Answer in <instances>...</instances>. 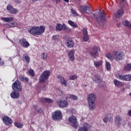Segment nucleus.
Instances as JSON below:
<instances>
[{
    "mask_svg": "<svg viewBox=\"0 0 131 131\" xmlns=\"http://www.w3.org/2000/svg\"><path fill=\"white\" fill-rule=\"evenodd\" d=\"M2 61V58H0V65H2V66L4 65V61Z\"/></svg>",
    "mask_w": 131,
    "mask_h": 131,
    "instance_id": "obj_54",
    "label": "nucleus"
},
{
    "mask_svg": "<svg viewBox=\"0 0 131 131\" xmlns=\"http://www.w3.org/2000/svg\"><path fill=\"white\" fill-rule=\"evenodd\" d=\"M46 27L43 26L40 27L34 26L28 30V31L32 35H41L45 32Z\"/></svg>",
    "mask_w": 131,
    "mask_h": 131,
    "instance_id": "obj_1",
    "label": "nucleus"
},
{
    "mask_svg": "<svg viewBox=\"0 0 131 131\" xmlns=\"http://www.w3.org/2000/svg\"><path fill=\"white\" fill-rule=\"evenodd\" d=\"M41 102L43 103H53L54 101L51 98H42Z\"/></svg>",
    "mask_w": 131,
    "mask_h": 131,
    "instance_id": "obj_30",
    "label": "nucleus"
},
{
    "mask_svg": "<svg viewBox=\"0 0 131 131\" xmlns=\"http://www.w3.org/2000/svg\"><path fill=\"white\" fill-rule=\"evenodd\" d=\"M52 118L53 120H61L62 118L61 111H57L53 113Z\"/></svg>",
    "mask_w": 131,
    "mask_h": 131,
    "instance_id": "obj_4",
    "label": "nucleus"
},
{
    "mask_svg": "<svg viewBox=\"0 0 131 131\" xmlns=\"http://www.w3.org/2000/svg\"><path fill=\"white\" fill-rule=\"evenodd\" d=\"M78 77L75 75L71 76L69 78L70 80H75V79H77Z\"/></svg>",
    "mask_w": 131,
    "mask_h": 131,
    "instance_id": "obj_47",
    "label": "nucleus"
},
{
    "mask_svg": "<svg viewBox=\"0 0 131 131\" xmlns=\"http://www.w3.org/2000/svg\"><path fill=\"white\" fill-rule=\"evenodd\" d=\"M58 78L59 79V82H60L61 85L67 87V86L68 85V82H67V80L65 79V78H64V77L58 76Z\"/></svg>",
    "mask_w": 131,
    "mask_h": 131,
    "instance_id": "obj_14",
    "label": "nucleus"
},
{
    "mask_svg": "<svg viewBox=\"0 0 131 131\" xmlns=\"http://www.w3.org/2000/svg\"><path fill=\"white\" fill-rule=\"evenodd\" d=\"M93 81H95L96 83H101L102 79L100 76H95L93 78Z\"/></svg>",
    "mask_w": 131,
    "mask_h": 131,
    "instance_id": "obj_22",
    "label": "nucleus"
},
{
    "mask_svg": "<svg viewBox=\"0 0 131 131\" xmlns=\"http://www.w3.org/2000/svg\"><path fill=\"white\" fill-rule=\"evenodd\" d=\"M92 127L90 124L88 123H84L78 129V131H88Z\"/></svg>",
    "mask_w": 131,
    "mask_h": 131,
    "instance_id": "obj_10",
    "label": "nucleus"
},
{
    "mask_svg": "<svg viewBox=\"0 0 131 131\" xmlns=\"http://www.w3.org/2000/svg\"><path fill=\"white\" fill-rule=\"evenodd\" d=\"M8 26H9V27H17L18 24L16 21H14L12 23H9Z\"/></svg>",
    "mask_w": 131,
    "mask_h": 131,
    "instance_id": "obj_37",
    "label": "nucleus"
},
{
    "mask_svg": "<svg viewBox=\"0 0 131 131\" xmlns=\"http://www.w3.org/2000/svg\"><path fill=\"white\" fill-rule=\"evenodd\" d=\"M50 71H45L41 75L39 78L40 82H45L49 76H50Z\"/></svg>",
    "mask_w": 131,
    "mask_h": 131,
    "instance_id": "obj_6",
    "label": "nucleus"
},
{
    "mask_svg": "<svg viewBox=\"0 0 131 131\" xmlns=\"http://www.w3.org/2000/svg\"><path fill=\"white\" fill-rule=\"evenodd\" d=\"M24 80L26 81V82H28V81H29V79H28V78L26 77L24 79Z\"/></svg>",
    "mask_w": 131,
    "mask_h": 131,
    "instance_id": "obj_55",
    "label": "nucleus"
},
{
    "mask_svg": "<svg viewBox=\"0 0 131 131\" xmlns=\"http://www.w3.org/2000/svg\"><path fill=\"white\" fill-rule=\"evenodd\" d=\"M124 14V11L123 9H121L120 10H118L116 13L115 14V16L116 18H118V19H120V18H121L122 17V15Z\"/></svg>",
    "mask_w": 131,
    "mask_h": 131,
    "instance_id": "obj_17",
    "label": "nucleus"
},
{
    "mask_svg": "<svg viewBox=\"0 0 131 131\" xmlns=\"http://www.w3.org/2000/svg\"><path fill=\"white\" fill-rule=\"evenodd\" d=\"M113 55L114 56V59H115L116 61H121L123 59V54L120 51H114Z\"/></svg>",
    "mask_w": 131,
    "mask_h": 131,
    "instance_id": "obj_3",
    "label": "nucleus"
},
{
    "mask_svg": "<svg viewBox=\"0 0 131 131\" xmlns=\"http://www.w3.org/2000/svg\"><path fill=\"white\" fill-rule=\"evenodd\" d=\"M127 115V116H129V117H131V110L128 111Z\"/></svg>",
    "mask_w": 131,
    "mask_h": 131,
    "instance_id": "obj_51",
    "label": "nucleus"
},
{
    "mask_svg": "<svg viewBox=\"0 0 131 131\" xmlns=\"http://www.w3.org/2000/svg\"><path fill=\"white\" fill-rule=\"evenodd\" d=\"M115 124L117 126H120L121 124V118L120 116L117 115L114 119Z\"/></svg>",
    "mask_w": 131,
    "mask_h": 131,
    "instance_id": "obj_16",
    "label": "nucleus"
},
{
    "mask_svg": "<svg viewBox=\"0 0 131 131\" xmlns=\"http://www.w3.org/2000/svg\"><path fill=\"white\" fill-rule=\"evenodd\" d=\"M1 19L3 21H4V22H11L14 20V18L13 17H2Z\"/></svg>",
    "mask_w": 131,
    "mask_h": 131,
    "instance_id": "obj_29",
    "label": "nucleus"
},
{
    "mask_svg": "<svg viewBox=\"0 0 131 131\" xmlns=\"http://www.w3.org/2000/svg\"><path fill=\"white\" fill-rule=\"evenodd\" d=\"M66 3H69V0H64Z\"/></svg>",
    "mask_w": 131,
    "mask_h": 131,
    "instance_id": "obj_59",
    "label": "nucleus"
},
{
    "mask_svg": "<svg viewBox=\"0 0 131 131\" xmlns=\"http://www.w3.org/2000/svg\"><path fill=\"white\" fill-rule=\"evenodd\" d=\"M12 89L14 91H19L21 92L22 91V84L18 80H16L12 85Z\"/></svg>",
    "mask_w": 131,
    "mask_h": 131,
    "instance_id": "obj_7",
    "label": "nucleus"
},
{
    "mask_svg": "<svg viewBox=\"0 0 131 131\" xmlns=\"http://www.w3.org/2000/svg\"><path fill=\"white\" fill-rule=\"evenodd\" d=\"M57 104L60 108H65L68 106V102L66 100H58Z\"/></svg>",
    "mask_w": 131,
    "mask_h": 131,
    "instance_id": "obj_13",
    "label": "nucleus"
},
{
    "mask_svg": "<svg viewBox=\"0 0 131 131\" xmlns=\"http://www.w3.org/2000/svg\"><path fill=\"white\" fill-rule=\"evenodd\" d=\"M70 99H71L72 100H74V101H77L78 97H77V96H76L75 95H70Z\"/></svg>",
    "mask_w": 131,
    "mask_h": 131,
    "instance_id": "obj_44",
    "label": "nucleus"
},
{
    "mask_svg": "<svg viewBox=\"0 0 131 131\" xmlns=\"http://www.w3.org/2000/svg\"><path fill=\"white\" fill-rule=\"evenodd\" d=\"M94 65L96 68H100L103 65V61L102 60H95L94 61Z\"/></svg>",
    "mask_w": 131,
    "mask_h": 131,
    "instance_id": "obj_20",
    "label": "nucleus"
},
{
    "mask_svg": "<svg viewBox=\"0 0 131 131\" xmlns=\"http://www.w3.org/2000/svg\"><path fill=\"white\" fill-rule=\"evenodd\" d=\"M3 121L6 125H7L9 126V125H11L12 124V123L13 122V121H12V119L11 118L8 117V116H4L3 118Z\"/></svg>",
    "mask_w": 131,
    "mask_h": 131,
    "instance_id": "obj_12",
    "label": "nucleus"
},
{
    "mask_svg": "<svg viewBox=\"0 0 131 131\" xmlns=\"http://www.w3.org/2000/svg\"><path fill=\"white\" fill-rule=\"evenodd\" d=\"M105 67L107 70H110L111 69V64L110 63L107 62L105 64Z\"/></svg>",
    "mask_w": 131,
    "mask_h": 131,
    "instance_id": "obj_45",
    "label": "nucleus"
},
{
    "mask_svg": "<svg viewBox=\"0 0 131 131\" xmlns=\"http://www.w3.org/2000/svg\"><path fill=\"white\" fill-rule=\"evenodd\" d=\"M37 112H38V113H42V110H41V108H39L37 110Z\"/></svg>",
    "mask_w": 131,
    "mask_h": 131,
    "instance_id": "obj_53",
    "label": "nucleus"
},
{
    "mask_svg": "<svg viewBox=\"0 0 131 131\" xmlns=\"http://www.w3.org/2000/svg\"><path fill=\"white\" fill-rule=\"evenodd\" d=\"M100 51V48L98 47L95 46L93 48V50L90 52V55L94 58L97 59L98 57V53Z\"/></svg>",
    "mask_w": 131,
    "mask_h": 131,
    "instance_id": "obj_8",
    "label": "nucleus"
},
{
    "mask_svg": "<svg viewBox=\"0 0 131 131\" xmlns=\"http://www.w3.org/2000/svg\"><path fill=\"white\" fill-rule=\"evenodd\" d=\"M57 93H58L59 95H62V94H63V92H62V91H61L60 90V89H57Z\"/></svg>",
    "mask_w": 131,
    "mask_h": 131,
    "instance_id": "obj_49",
    "label": "nucleus"
},
{
    "mask_svg": "<svg viewBox=\"0 0 131 131\" xmlns=\"http://www.w3.org/2000/svg\"><path fill=\"white\" fill-rule=\"evenodd\" d=\"M28 72L29 75L31 76H33L34 75V71L32 69L29 70Z\"/></svg>",
    "mask_w": 131,
    "mask_h": 131,
    "instance_id": "obj_48",
    "label": "nucleus"
},
{
    "mask_svg": "<svg viewBox=\"0 0 131 131\" xmlns=\"http://www.w3.org/2000/svg\"><path fill=\"white\" fill-rule=\"evenodd\" d=\"M125 80L126 81H129V80H131V74L125 75Z\"/></svg>",
    "mask_w": 131,
    "mask_h": 131,
    "instance_id": "obj_41",
    "label": "nucleus"
},
{
    "mask_svg": "<svg viewBox=\"0 0 131 131\" xmlns=\"http://www.w3.org/2000/svg\"><path fill=\"white\" fill-rule=\"evenodd\" d=\"M7 9L8 11H9V13H11V14H17V13H18V10L16 8H13L12 5L10 4L7 6Z\"/></svg>",
    "mask_w": 131,
    "mask_h": 131,
    "instance_id": "obj_15",
    "label": "nucleus"
},
{
    "mask_svg": "<svg viewBox=\"0 0 131 131\" xmlns=\"http://www.w3.org/2000/svg\"><path fill=\"white\" fill-rule=\"evenodd\" d=\"M89 40H90V36L89 35L83 36L82 37L83 41L85 42L86 41H89Z\"/></svg>",
    "mask_w": 131,
    "mask_h": 131,
    "instance_id": "obj_38",
    "label": "nucleus"
},
{
    "mask_svg": "<svg viewBox=\"0 0 131 131\" xmlns=\"http://www.w3.org/2000/svg\"><path fill=\"white\" fill-rule=\"evenodd\" d=\"M23 58L25 60V61L27 62V63H29V61H30V59L29 58V56L27 54H24Z\"/></svg>",
    "mask_w": 131,
    "mask_h": 131,
    "instance_id": "obj_35",
    "label": "nucleus"
},
{
    "mask_svg": "<svg viewBox=\"0 0 131 131\" xmlns=\"http://www.w3.org/2000/svg\"><path fill=\"white\" fill-rule=\"evenodd\" d=\"M69 57L70 61H74V59H75V58L74 57V52L73 51H71L69 52Z\"/></svg>",
    "mask_w": 131,
    "mask_h": 131,
    "instance_id": "obj_27",
    "label": "nucleus"
},
{
    "mask_svg": "<svg viewBox=\"0 0 131 131\" xmlns=\"http://www.w3.org/2000/svg\"><path fill=\"white\" fill-rule=\"evenodd\" d=\"M54 2H56V4L57 5L58 3H60L61 2V0H53Z\"/></svg>",
    "mask_w": 131,
    "mask_h": 131,
    "instance_id": "obj_56",
    "label": "nucleus"
},
{
    "mask_svg": "<svg viewBox=\"0 0 131 131\" xmlns=\"http://www.w3.org/2000/svg\"><path fill=\"white\" fill-rule=\"evenodd\" d=\"M19 43L21 47H23V48H25L26 49L30 46V44L28 41H27V40H26V38H25L20 39L19 40Z\"/></svg>",
    "mask_w": 131,
    "mask_h": 131,
    "instance_id": "obj_9",
    "label": "nucleus"
},
{
    "mask_svg": "<svg viewBox=\"0 0 131 131\" xmlns=\"http://www.w3.org/2000/svg\"><path fill=\"white\" fill-rule=\"evenodd\" d=\"M59 36L58 35H54L52 36V40H55V41H59Z\"/></svg>",
    "mask_w": 131,
    "mask_h": 131,
    "instance_id": "obj_42",
    "label": "nucleus"
},
{
    "mask_svg": "<svg viewBox=\"0 0 131 131\" xmlns=\"http://www.w3.org/2000/svg\"><path fill=\"white\" fill-rule=\"evenodd\" d=\"M66 45L68 48H73L74 47V42L71 39L68 40Z\"/></svg>",
    "mask_w": 131,
    "mask_h": 131,
    "instance_id": "obj_23",
    "label": "nucleus"
},
{
    "mask_svg": "<svg viewBox=\"0 0 131 131\" xmlns=\"http://www.w3.org/2000/svg\"><path fill=\"white\" fill-rule=\"evenodd\" d=\"M64 24L62 25L61 24H57L56 27V29L57 31H61L64 30Z\"/></svg>",
    "mask_w": 131,
    "mask_h": 131,
    "instance_id": "obj_25",
    "label": "nucleus"
},
{
    "mask_svg": "<svg viewBox=\"0 0 131 131\" xmlns=\"http://www.w3.org/2000/svg\"><path fill=\"white\" fill-rule=\"evenodd\" d=\"M90 110L93 111L96 109V103L95 101H88Z\"/></svg>",
    "mask_w": 131,
    "mask_h": 131,
    "instance_id": "obj_21",
    "label": "nucleus"
},
{
    "mask_svg": "<svg viewBox=\"0 0 131 131\" xmlns=\"http://www.w3.org/2000/svg\"><path fill=\"white\" fill-rule=\"evenodd\" d=\"M126 4V1L125 0H121L120 3V6L122 8L123 7H124V4Z\"/></svg>",
    "mask_w": 131,
    "mask_h": 131,
    "instance_id": "obj_46",
    "label": "nucleus"
},
{
    "mask_svg": "<svg viewBox=\"0 0 131 131\" xmlns=\"http://www.w3.org/2000/svg\"><path fill=\"white\" fill-rule=\"evenodd\" d=\"M69 121L73 127L77 128L78 127V122H77V119L74 116H72L69 118Z\"/></svg>",
    "mask_w": 131,
    "mask_h": 131,
    "instance_id": "obj_5",
    "label": "nucleus"
},
{
    "mask_svg": "<svg viewBox=\"0 0 131 131\" xmlns=\"http://www.w3.org/2000/svg\"><path fill=\"white\" fill-rule=\"evenodd\" d=\"M103 120V122H105V123H107L108 120L110 122H111V121L113 120V118L112 117L107 116V117H105Z\"/></svg>",
    "mask_w": 131,
    "mask_h": 131,
    "instance_id": "obj_31",
    "label": "nucleus"
},
{
    "mask_svg": "<svg viewBox=\"0 0 131 131\" xmlns=\"http://www.w3.org/2000/svg\"><path fill=\"white\" fill-rule=\"evenodd\" d=\"M63 30H66L67 32H71V31H72V29L67 27L66 25L63 24Z\"/></svg>",
    "mask_w": 131,
    "mask_h": 131,
    "instance_id": "obj_33",
    "label": "nucleus"
},
{
    "mask_svg": "<svg viewBox=\"0 0 131 131\" xmlns=\"http://www.w3.org/2000/svg\"><path fill=\"white\" fill-rule=\"evenodd\" d=\"M114 84L116 86H118V88H120V86H122V82L118 80L117 79L114 80Z\"/></svg>",
    "mask_w": 131,
    "mask_h": 131,
    "instance_id": "obj_26",
    "label": "nucleus"
},
{
    "mask_svg": "<svg viewBox=\"0 0 131 131\" xmlns=\"http://www.w3.org/2000/svg\"><path fill=\"white\" fill-rule=\"evenodd\" d=\"M98 14L101 18H99V17H98V15L95 13L93 14V17L95 18L99 25L100 26H104V21H106V20H107L106 14L103 10H100Z\"/></svg>",
    "mask_w": 131,
    "mask_h": 131,
    "instance_id": "obj_2",
    "label": "nucleus"
},
{
    "mask_svg": "<svg viewBox=\"0 0 131 131\" xmlns=\"http://www.w3.org/2000/svg\"><path fill=\"white\" fill-rule=\"evenodd\" d=\"M10 97L12 99H18L20 97V93L19 92L14 91L11 93Z\"/></svg>",
    "mask_w": 131,
    "mask_h": 131,
    "instance_id": "obj_18",
    "label": "nucleus"
},
{
    "mask_svg": "<svg viewBox=\"0 0 131 131\" xmlns=\"http://www.w3.org/2000/svg\"><path fill=\"white\" fill-rule=\"evenodd\" d=\"M14 125H15L16 127H18V128H22V126H23L22 124L18 122L14 123Z\"/></svg>",
    "mask_w": 131,
    "mask_h": 131,
    "instance_id": "obj_43",
    "label": "nucleus"
},
{
    "mask_svg": "<svg viewBox=\"0 0 131 131\" xmlns=\"http://www.w3.org/2000/svg\"><path fill=\"white\" fill-rule=\"evenodd\" d=\"M96 100V95L94 94H90L88 97V102H95Z\"/></svg>",
    "mask_w": 131,
    "mask_h": 131,
    "instance_id": "obj_19",
    "label": "nucleus"
},
{
    "mask_svg": "<svg viewBox=\"0 0 131 131\" xmlns=\"http://www.w3.org/2000/svg\"><path fill=\"white\" fill-rule=\"evenodd\" d=\"M15 3H17V4H20L21 3V0H15Z\"/></svg>",
    "mask_w": 131,
    "mask_h": 131,
    "instance_id": "obj_57",
    "label": "nucleus"
},
{
    "mask_svg": "<svg viewBox=\"0 0 131 131\" xmlns=\"http://www.w3.org/2000/svg\"><path fill=\"white\" fill-rule=\"evenodd\" d=\"M68 24L70 25V26H72V27H74V28H77V24H76L74 21H72V20H68Z\"/></svg>",
    "mask_w": 131,
    "mask_h": 131,
    "instance_id": "obj_32",
    "label": "nucleus"
},
{
    "mask_svg": "<svg viewBox=\"0 0 131 131\" xmlns=\"http://www.w3.org/2000/svg\"><path fill=\"white\" fill-rule=\"evenodd\" d=\"M129 96H131V92L129 93Z\"/></svg>",
    "mask_w": 131,
    "mask_h": 131,
    "instance_id": "obj_60",
    "label": "nucleus"
},
{
    "mask_svg": "<svg viewBox=\"0 0 131 131\" xmlns=\"http://www.w3.org/2000/svg\"><path fill=\"white\" fill-rule=\"evenodd\" d=\"M125 71H131V63L128 64L124 68Z\"/></svg>",
    "mask_w": 131,
    "mask_h": 131,
    "instance_id": "obj_36",
    "label": "nucleus"
},
{
    "mask_svg": "<svg viewBox=\"0 0 131 131\" xmlns=\"http://www.w3.org/2000/svg\"><path fill=\"white\" fill-rule=\"evenodd\" d=\"M106 57L107 58V59H109L110 60H114V55H113V53L111 54V53H107L106 54Z\"/></svg>",
    "mask_w": 131,
    "mask_h": 131,
    "instance_id": "obj_34",
    "label": "nucleus"
},
{
    "mask_svg": "<svg viewBox=\"0 0 131 131\" xmlns=\"http://www.w3.org/2000/svg\"><path fill=\"white\" fill-rule=\"evenodd\" d=\"M41 58L43 60H47V58H48V54L46 52H43L41 55Z\"/></svg>",
    "mask_w": 131,
    "mask_h": 131,
    "instance_id": "obj_39",
    "label": "nucleus"
},
{
    "mask_svg": "<svg viewBox=\"0 0 131 131\" xmlns=\"http://www.w3.org/2000/svg\"><path fill=\"white\" fill-rule=\"evenodd\" d=\"M79 10L81 13H86V14H90L91 12V7L89 6H80Z\"/></svg>",
    "mask_w": 131,
    "mask_h": 131,
    "instance_id": "obj_11",
    "label": "nucleus"
},
{
    "mask_svg": "<svg viewBox=\"0 0 131 131\" xmlns=\"http://www.w3.org/2000/svg\"><path fill=\"white\" fill-rule=\"evenodd\" d=\"M31 1H32V0H31Z\"/></svg>",
    "mask_w": 131,
    "mask_h": 131,
    "instance_id": "obj_61",
    "label": "nucleus"
},
{
    "mask_svg": "<svg viewBox=\"0 0 131 131\" xmlns=\"http://www.w3.org/2000/svg\"><path fill=\"white\" fill-rule=\"evenodd\" d=\"M72 13L74 15H77V12H76V11L74 10H72Z\"/></svg>",
    "mask_w": 131,
    "mask_h": 131,
    "instance_id": "obj_52",
    "label": "nucleus"
},
{
    "mask_svg": "<svg viewBox=\"0 0 131 131\" xmlns=\"http://www.w3.org/2000/svg\"><path fill=\"white\" fill-rule=\"evenodd\" d=\"M116 77L118 79H120V80H125V75H120L119 74H116Z\"/></svg>",
    "mask_w": 131,
    "mask_h": 131,
    "instance_id": "obj_28",
    "label": "nucleus"
},
{
    "mask_svg": "<svg viewBox=\"0 0 131 131\" xmlns=\"http://www.w3.org/2000/svg\"><path fill=\"white\" fill-rule=\"evenodd\" d=\"M82 32L83 36L89 35V33H88V29L86 28L83 29L82 30Z\"/></svg>",
    "mask_w": 131,
    "mask_h": 131,
    "instance_id": "obj_40",
    "label": "nucleus"
},
{
    "mask_svg": "<svg viewBox=\"0 0 131 131\" xmlns=\"http://www.w3.org/2000/svg\"><path fill=\"white\" fill-rule=\"evenodd\" d=\"M19 78L20 80H21V81H24L25 78L23 77V76H19Z\"/></svg>",
    "mask_w": 131,
    "mask_h": 131,
    "instance_id": "obj_50",
    "label": "nucleus"
},
{
    "mask_svg": "<svg viewBox=\"0 0 131 131\" xmlns=\"http://www.w3.org/2000/svg\"><path fill=\"white\" fill-rule=\"evenodd\" d=\"M121 24H117V27H121Z\"/></svg>",
    "mask_w": 131,
    "mask_h": 131,
    "instance_id": "obj_58",
    "label": "nucleus"
},
{
    "mask_svg": "<svg viewBox=\"0 0 131 131\" xmlns=\"http://www.w3.org/2000/svg\"><path fill=\"white\" fill-rule=\"evenodd\" d=\"M122 24L123 26H126V27H128L129 29H131V24L127 20H125L123 21Z\"/></svg>",
    "mask_w": 131,
    "mask_h": 131,
    "instance_id": "obj_24",
    "label": "nucleus"
}]
</instances>
